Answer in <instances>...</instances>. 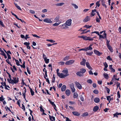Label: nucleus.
<instances>
[{"label": "nucleus", "instance_id": "f257e3e1", "mask_svg": "<svg viewBox=\"0 0 121 121\" xmlns=\"http://www.w3.org/2000/svg\"><path fill=\"white\" fill-rule=\"evenodd\" d=\"M72 20L69 19L67 20L65 23L62 26L63 29H66L68 28V26H70L72 24Z\"/></svg>", "mask_w": 121, "mask_h": 121}, {"label": "nucleus", "instance_id": "f03ea898", "mask_svg": "<svg viewBox=\"0 0 121 121\" xmlns=\"http://www.w3.org/2000/svg\"><path fill=\"white\" fill-rule=\"evenodd\" d=\"M78 37L79 38H81L83 39L84 40H88L90 41H92L94 39V38L95 37H94L93 38H91L89 36H79Z\"/></svg>", "mask_w": 121, "mask_h": 121}, {"label": "nucleus", "instance_id": "7ed1b4c3", "mask_svg": "<svg viewBox=\"0 0 121 121\" xmlns=\"http://www.w3.org/2000/svg\"><path fill=\"white\" fill-rule=\"evenodd\" d=\"M62 72L63 73H61L63 74V75L62 76V77H60V78H64L69 75V74L68 73V70L67 69H65L64 70H63Z\"/></svg>", "mask_w": 121, "mask_h": 121}, {"label": "nucleus", "instance_id": "20e7f679", "mask_svg": "<svg viewBox=\"0 0 121 121\" xmlns=\"http://www.w3.org/2000/svg\"><path fill=\"white\" fill-rule=\"evenodd\" d=\"M74 62L73 60H71L66 61L65 63V64L67 65H71Z\"/></svg>", "mask_w": 121, "mask_h": 121}, {"label": "nucleus", "instance_id": "39448f33", "mask_svg": "<svg viewBox=\"0 0 121 121\" xmlns=\"http://www.w3.org/2000/svg\"><path fill=\"white\" fill-rule=\"evenodd\" d=\"M75 84L76 86L79 89H82V86L79 83L77 82H75Z\"/></svg>", "mask_w": 121, "mask_h": 121}, {"label": "nucleus", "instance_id": "423d86ee", "mask_svg": "<svg viewBox=\"0 0 121 121\" xmlns=\"http://www.w3.org/2000/svg\"><path fill=\"white\" fill-rule=\"evenodd\" d=\"M107 100L108 101L109 103H108V104L110 102V101L113 100V98L111 97V96L110 95L108 96H106Z\"/></svg>", "mask_w": 121, "mask_h": 121}, {"label": "nucleus", "instance_id": "0eeeda50", "mask_svg": "<svg viewBox=\"0 0 121 121\" xmlns=\"http://www.w3.org/2000/svg\"><path fill=\"white\" fill-rule=\"evenodd\" d=\"M94 52L95 54L98 56H100L102 54V53L100 52L99 51L96 50H94Z\"/></svg>", "mask_w": 121, "mask_h": 121}, {"label": "nucleus", "instance_id": "6e6552de", "mask_svg": "<svg viewBox=\"0 0 121 121\" xmlns=\"http://www.w3.org/2000/svg\"><path fill=\"white\" fill-rule=\"evenodd\" d=\"M70 87L71 89V91L73 92H74L75 91V89L74 87L73 84L72 83L70 85Z\"/></svg>", "mask_w": 121, "mask_h": 121}, {"label": "nucleus", "instance_id": "1a4fd4ad", "mask_svg": "<svg viewBox=\"0 0 121 121\" xmlns=\"http://www.w3.org/2000/svg\"><path fill=\"white\" fill-rule=\"evenodd\" d=\"M86 67L89 69L92 70L93 69L92 68L91 66L90 63L88 62H86Z\"/></svg>", "mask_w": 121, "mask_h": 121}, {"label": "nucleus", "instance_id": "9d476101", "mask_svg": "<svg viewBox=\"0 0 121 121\" xmlns=\"http://www.w3.org/2000/svg\"><path fill=\"white\" fill-rule=\"evenodd\" d=\"M104 36L100 35L99 34V35H98L99 36V38L100 39H104L106 37V34L105 32L104 33Z\"/></svg>", "mask_w": 121, "mask_h": 121}, {"label": "nucleus", "instance_id": "9b49d317", "mask_svg": "<svg viewBox=\"0 0 121 121\" xmlns=\"http://www.w3.org/2000/svg\"><path fill=\"white\" fill-rule=\"evenodd\" d=\"M43 21L44 22L48 23H51L52 22V21H51L50 19L48 18H46L44 19Z\"/></svg>", "mask_w": 121, "mask_h": 121}, {"label": "nucleus", "instance_id": "f8f14e48", "mask_svg": "<svg viewBox=\"0 0 121 121\" xmlns=\"http://www.w3.org/2000/svg\"><path fill=\"white\" fill-rule=\"evenodd\" d=\"M86 60L85 59L83 58L82 61L80 62V64L81 65L84 66H85V63L86 62Z\"/></svg>", "mask_w": 121, "mask_h": 121}, {"label": "nucleus", "instance_id": "ddd939ff", "mask_svg": "<svg viewBox=\"0 0 121 121\" xmlns=\"http://www.w3.org/2000/svg\"><path fill=\"white\" fill-rule=\"evenodd\" d=\"M96 10L95 9L92 10V12L91 13V16L92 17L94 16L95 14V12H96Z\"/></svg>", "mask_w": 121, "mask_h": 121}, {"label": "nucleus", "instance_id": "4468645a", "mask_svg": "<svg viewBox=\"0 0 121 121\" xmlns=\"http://www.w3.org/2000/svg\"><path fill=\"white\" fill-rule=\"evenodd\" d=\"M90 20V17L88 16H87L83 20V21L85 22H86L89 21Z\"/></svg>", "mask_w": 121, "mask_h": 121}, {"label": "nucleus", "instance_id": "2eb2a0df", "mask_svg": "<svg viewBox=\"0 0 121 121\" xmlns=\"http://www.w3.org/2000/svg\"><path fill=\"white\" fill-rule=\"evenodd\" d=\"M92 46V44H91L88 47H85L86 51L88 50H91L92 49V48L91 47Z\"/></svg>", "mask_w": 121, "mask_h": 121}, {"label": "nucleus", "instance_id": "dca6fc26", "mask_svg": "<svg viewBox=\"0 0 121 121\" xmlns=\"http://www.w3.org/2000/svg\"><path fill=\"white\" fill-rule=\"evenodd\" d=\"M59 69H56V72L57 75L60 77H62V76L63 74L62 73H60L59 72Z\"/></svg>", "mask_w": 121, "mask_h": 121}, {"label": "nucleus", "instance_id": "f3484780", "mask_svg": "<svg viewBox=\"0 0 121 121\" xmlns=\"http://www.w3.org/2000/svg\"><path fill=\"white\" fill-rule=\"evenodd\" d=\"M13 83L16 84L17 83L18 81V78H17L16 77H13Z\"/></svg>", "mask_w": 121, "mask_h": 121}, {"label": "nucleus", "instance_id": "a211bd4d", "mask_svg": "<svg viewBox=\"0 0 121 121\" xmlns=\"http://www.w3.org/2000/svg\"><path fill=\"white\" fill-rule=\"evenodd\" d=\"M70 93L71 92L70 90L68 89L66 90L65 93L68 96L70 94Z\"/></svg>", "mask_w": 121, "mask_h": 121}, {"label": "nucleus", "instance_id": "6ab92c4d", "mask_svg": "<svg viewBox=\"0 0 121 121\" xmlns=\"http://www.w3.org/2000/svg\"><path fill=\"white\" fill-rule=\"evenodd\" d=\"M65 4V3L63 2L61 3H58L56 4V5L57 6H62Z\"/></svg>", "mask_w": 121, "mask_h": 121}, {"label": "nucleus", "instance_id": "aec40b11", "mask_svg": "<svg viewBox=\"0 0 121 121\" xmlns=\"http://www.w3.org/2000/svg\"><path fill=\"white\" fill-rule=\"evenodd\" d=\"M105 1L104 0H102L101 3L102 5L105 8H107L106 5L105 4Z\"/></svg>", "mask_w": 121, "mask_h": 121}, {"label": "nucleus", "instance_id": "412c9836", "mask_svg": "<svg viewBox=\"0 0 121 121\" xmlns=\"http://www.w3.org/2000/svg\"><path fill=\"white\" fill-rule=\"evenodd\" d=\"M72 113L75 116H79L80 115V113L77 112H73Z\"/></svg>", "mask_w": 121, "mask_h": 121}, {"label": "nucleus", "instance_id": "4be33fe9", "mask_svg": "<svg viewBox=\"0 0 121 121\" xmlns=\"http://www.w3.org/2000/svg\"><path fill=\"white\" fill-rule=\"evenodd\" d=\"M94 101L96 103H98L99 102V99L98 98H96L94 99Z\"/></svg>", "mask_w": 121, "mask_h": 121}, {"label": "nucleus", "instance_id": "5701e85b", "mask_svg": "<svg viewBox=\"0 0 121 121\" xmlns=\"http://www.w3.org/2000/svg\"><path fill=\"white\" fill-rule=\"evenodd\" d=\"M103 75L104 78L106 79H108V75L107 73H104L103 74Z\"/></svg>", "mask_w": 121, "mask_h": 121}, {"label": "nucleus", "instance_id": "b1692460", "mask_svg": "<svg viewBox=\"0 0 121 121\" xmlns=\"http://www.w3.org/2000/svg\"><path fill=\"white\" fill-rule=\"evenodd\" d=\"M99 108L98 106H95L93 108V111L94 112H96L98 110Z\"/></svg>", "mask_w": 121, "mask_h": 121}, {"label": "nucleus", "instance_id": "393cba45", "mask_svg": "<svg viewBox=\"0 0 121 121\" xmlns=\"http://www.w3.org/2000/svg\"><path fill=\"white\" fill-rule=\"evenodd\" d=\"M66 89V86L65 85H64L61 87V90L62 91H65Z\"/></svg>", "mask_w": 121, "mask_h": 121}, {"label": "nucleus", "instance_id": "a878e982", "mask_svg": "<svg viewBox=\"0 0 121 121\" xmlns=\"http://www.w3.org/2000/svg\"><path fill=\"white\" fill-rule=\"evenodd\" d=\"M69 56H67L63 58V60L64 61L68 60L69 59Z\"/></svg>", "mask_w": 121, "mask_h": 121}, {"label": "nucleus", "instance_id": "bb28decb", "mask_svg": "<svg viewBox=\"0 0 121 121\" xmlns=\"http://www.w3.org/2000/svg\"><path fill=\"white\" fill-rule=\"evenodd\" d=\"M76 74L77 75L80 76L83 75V74L80 71L76 73Z\"/></svg>", "mask_w": 121, "mask_h": 121}, {"label": "nucleus", "instance_id": "cd10ccee", "mask_svg": "<svg viewBox=\"0 0 121 121\" xmlns=\"http://www.w3.org/2000/svg\"><path fill=\"white\" fill-rule=\"evenodd\" d=\"M86 71V70L85 69L82 68L81 69L80 71L83 74Z\"/></svg>", "mask_w": 121, "mask_h": 121}, {"label": "nucleus", "instance_id": "c85d7f7f", "mask_svg": "<svg viewBox=\"0 0 121 121\" xmlns=\"http://www.w3.org/2000/svg\"><path fill=\"white\" fill-rule=\"evenodd\" d=\"M60 23L61 22H56V23L53 24V25L54 26H58Z\"/></svg>", "mask_w": 121, "mask_h": 121}, {"label": "nucleus", "instance_id": "c756f323", "mask_svg": "<svg viewBox=\"0 0 121 121\" xmlns=\"http://www.w3.org/2000/svg\"><path fill=\"white\" fill-rule=\"evenodd\" d=\"M49 117L51 120L52 121H54L55 120V118L53 116H49Z\"/></svg>", "mask_w": 121, "mask_h": 121}, {"label": "nucleus", "instance_id": "7c9ffc66", "mask_svg": "<svg viewBox=\"0 0 121 121\" xmlns=\"http://www.w3.org/2000/svg\"><path fill=\"white\" fill-rule=\"evenodd\" d=\"M14 4L15 5L16 7V8L20 10H22V9H21L20 7L19 6H18L17 5V4L15 3H14Z\"/></svg>", "mask_w": 121, "mask_h": 121}, {"label": "nucleus", "instance_id": "2f4dec72", "mask_svg": "<svg viewBox=\"0 0 121 121\" xmlns=\"http://www.w3.org/2000/svg\"><path fill=\"white\" fill-rule=\"evenodd\" d=\"M107 47L108 49L111 52H112L113 51L112 48L111 46L110 45L107 46Z\"/></svg>", "mask_w": 121, "mask_h": 121}, {"label": "nucleus", "instance_id": "473e14b6", "mask_svg": "<svg viewBox=\"0 0 121 121\" xmlns=\"http://www.w3.org/2000/svg\"><path fill=\"white\" fill-rule=\"evenodd\" d=\"M92 26H89L88 25H85L84 26V27H85L86 28H90Z\"/></svg>", "mask_w": 121, "mask_h": 121}, {"label": "nucleus", "instance_id": "72a5a7b5", "mask_svg": "<svg viewBox=\"0 0 121 121\" xmlns=\"http://www.w3.org/2000/svg\"><path fill=\"white\" fill-rule=\"evenodd\" d=\"M73 6L74 8L75 9H77L78 8V6L76 4L72 3L71 4Z\"/></svg>", "mask_w": 121, "mask_h": 121}, {"label": "nucleus", "instance_id": "f704fd0d", "mask_svg": "<svg viewBox=\"0 0 121 121\" xmlns=\"http://www.w3.org/2000/svg\"><path fill=\"white\" fill-rule=\"evenodd\" d=\"M30 92L31 93V95L32 96L33 95H34V92L33 91L32 89L31 88H30Z\"/></svg>", "mask_w": 121, "mask_h": 121}, {"label": "nucleus", "instance_id": "c9c22d12", "mask_svg": "<svg viewBox=\"0 0 121 121\" xmlns=\"http://www.w3.org/2000/svg\"><path fill=\"white\" fill-rule=\"evenodd\" d=\"M78 96V95L77 93L75 92L74 94L73 97L74 98H76Z\"/></svg>", "mask_w": 121, "mask_h": 121}, {"label": "nucleus", "instance_id": "e433bc0d", "mask_svg": "<svg viewBox=\"0 0 121 121\" xmlns=\"http://www.w3.org/2000/svg\"><path fill=\"white\" fill-rule=\"evenodd\" d=\"M93 53V52H86V54L87 55H88L89 56H91Z\"/></svg>", "mask_w": 121, "mask_h": 121}, {"label": "nucleus", "instance_id": "4c0bfd02", "mask_svg": "<svg viewBox=\"0 0 121 121\" xmlns=\"http://www.w3.org/2000/svg\"><path fill=\"white\" fill-rule=\"evenodd\" d=\"M100 1H97L96 3V6H98V7H99L100 5V4H99ZM97 7H96V8Z\"/></svg>", "mask_w": 121, "mask_h": 121}, {"label": "nucleus", "instance_id": "58836bf2", "mask_svg": "<svg viewBox=\"0 0 121 121\" xmlns=\"http://www.w3.org/2000/svg\"><path fill=\"white\" fill-rule=\"evenodd\" d=\"M95 33L96 34L98 35H99V33L97 31H95L94 32H91V34H92L93 33Z\"/></svg>", "mask_w": 121, "mask_h": 121}, {"label": "nucleus", "instance_id": "ea45409f", "mask_svg": "<svg viewBox=\"0 0 121 121\" xmlns=\"http://www.w3.org/2000/svg\"><path fill=\"white\" fill-rule=\"evenodd\" d=\"M44 61L45 62L46 64H48L49 63V59H47L44 60Z\"/></svg>", "mask_w": 121, "mask_h": 121}, {"label": "nucleus", "instance_id": "a19ab883", "mask_svg": "<svg viewBox=\"0 0 121 121\" xmlns=\"http://www.w3.org/2000/svg\"><path fill=\"white\" fill-rule=\"evenodd\" d=\"M8 80L10 83H13V80H12L11 78L9 80L8 79Z\"/></svg>", "mask_w": 121, "mask_h": 121}, {"label": "nucleus", "instance_id": "79ce46f5", "mask_svg": "<svg viewBox=\"0 0 121 121\" xmlns=\"http://www.w3.org/2000/svg\"><path fill=\"white\" fill-rule=\"evenodd\" d=\"M55 21L58 22L59 21V18L58 17H56L54 19Z\"/></svg>", "mask_w": 121, "mask_h": 121}, {"label": "nucleus", "instance_id": "37998d69", "mask_svg": "<svg viewBox=\"0 0 121 121\" xmlns=\"http://www.w3.org/2000/svg\"><path fill=\"white\" fill-rule=\"evenodd\" d=\"M81 51H86V48H84L80 49L78 50L79 52H80Z\"/></svg>", "mask_w": 121, "mask_h": 121}, {"label": "nucleus", "instance_id": "c03bdc74", "mask_svg": "<svg viewBox=\"0 0 121 121\" xmlns=\"http://www.w3.org/2000/svg\"><path fill=\"white\" fill-rule=\"evenodd\" d=\"M106 90L107 92L109 94V93L110 90V89L108 87H105Z\"/></svg>", "mask_w": 121, "mask_h": 121}, {"label": "nucleus", "instance_id": "a18cd8bd", "mask_svg": "<svg viewBox=\"0 0 121 121\" xmlns=\"http://www.w3.org/2000/svg\"><path fill=\"white\" fill-rule=\"evenodd\" d=\"M39 108H40V111L41 112H44V110L42 106H41L39 107Z\"/></svg>", "mask_w": 121, "mask_h": 121}, {"label": "nucleus", "instance_id": "49530a36", "mask_svg": "<svg viewBox=\"0 0 121 121\" xmlns=\"http://www.w3.org/2000/svg\"><path fill=\"white\" fill-rule=\"evenodd\" d=\"M104 65L105 67V68H106L108 67V65L107 64L106 62H105L104 63Z\"/></svg>", "mask_w": 121, "mask_h": 121}, {"label": "nucleus", "instance_id": "de8ad7c7", "mask_svg": "<svg viewBox=\"0 0 121 121\" xmlns=\"http://www.w3.org/2000/svg\"><path fill=\"white\" fill-rule=\"evenodd\" d=\"M15 60L16 62V65L18 66L20 65L19 63V62L18 60L16 59H15Z\"/></svg>", "mask_w": 121, "mask_h": 121}, {"label": "nucleus", "instance_id": "09e8293b", "mask_svg": "<svg viewBox=\"0 0 121 121\" xmlns=\"http://www.w3.org/2000/svg\"><path fill=\"white\" fill-rule=\"evenodd\" d=\"M80 98L81 100L82 101H84V98L83 96H82V95H81L80 96Z\"/></svg>", "mask_w": 121, "mask_h": 121}, {"label": "nucleus", "instance_id": "8fccbe9b", "mask_svg": "<svg viewBox=\"0 0 121 121\" xmlns=\"http://www.w3.org/2000/svg\"><path fill=\"white\" fill-rule=\"evenodd\" d=\"M87 82L88 83H90V84H91L92 82V80L90 79H89L87 80Z\"/></svg>", "mask_w": 121, "mask_h": 121}, {"label": "nucleus", "instance_id": "3c124183", "mask_svg": "<svg viewBox=\"0 0 121 121\" xmlns=\"http://www.w3.org/2000/svg\"><path fill=\"white\" fill-rule=\"evenodd\" d=\"M108 60H112V58L110 57V56H108L106 58Z\"/></svg>", "mask_w": 121, "mask_h": 121}, {"label": "nucleus", "instance_id": "603ef678", "mask_svg": "<svg viewBox=\"0 0 121 121\" xmlns=\"http://www.w3.org/2000/svg\"><path fill=\"white\" fill-rule=\"evenodd\" d=\"M9 59H6V62L8 63V64H9L11 66H12V65H11V63L9 62Z\"/></svg>", "mask_w": 121, "mask_h": 121}, {"label": "nucleus", "instance_id": "864d4df0", "mask_svg": "<svg viewBox=\"0 0 121 121\" xmlns=\"http://www.w3.org/2000/svg\"><path fill=\"white\" fill-rule=\"evenodd\" d=\"M43 58L44 60L47 59V57L43 53Z\"/></svg>", "mask_w": 121, "mask_h": 121}, {"label": "nucleus", "instance_id": "5fc2aeb1", "mask_svg": "<svg viewBox=\"0 0 121 121\" xmlns=\"http://www.w3.org/2000/svg\"><path fill=\"white\" fill-rule=\"evenodd\" d=\"M88 113L87 112H85L83 113L82 115V116L83 117H85L86 116H87L88 115Z\"/></svg>", "mask_w": 121, "mask_h": 121}, {"label": "nucleus", "instance_id": "6e6d98bb", "mask_svg": "<svg viewBox=\"0 0 121 121\" xmlns=\"http://www.w3.org/2000/svg\"><path fill=\"white\" fill-rule=\"evenodd\" d=\"M32 35L34 37H36V38H40V36H39L37 35H36V34H34V35L32 34Z\"/></svg>", "mask_w": 121, "mask_h": 121}, {"label": "nucleus", "instance_id": "4d7b16f0", "mask_svg": "<svg viewBox=\"0 0 121 121\" xmlns=\"http://www.w3.org/2000/svg\"><path fill=\"white\" fill-rule=\"evenodd\" d=\"M44 77L45 78L46 80V82H47L49 84H50V82H49V80L48 79V78H46L45 76H44Z\"/></svg>", "mask_w": 121, "mask_h": 121}, {"label": "nucleus", "instance_id": "13d9d810", "mask_svg": "<svg viewBox=\"0 0 121 121\" xmlns=\"http://www.w3.org/2000/svg\"><path fill=\"white\" fill-rule=\"evenodd\" d=\"M93 92L95 94H97L99 93L98 91L97 90H94Z\"/></svg>", "mask_w": 121, "mask_h": 121}, {"label": "nucleus", "instance_id": "bf43d9fd", "mask_svg": "<svg viewBox=\"0 0 121 121\" xmlns=\"http://www.w3.org/2000/svg\"><path fill=\"white\" fill-rule=\"evenodd\" d=\"M64 63H65L64 62L62 61H60L59 63V64L60 65H64Z\"/></svg>", "mask_w": 121, "mask_h": 121}, {"label": "nucleus", "instance_id": "052dcab7", "mask_svg": "<svg viewBox=\"0 0 121 121\" xmlns=\"http://www.w3.org/2000/svg\"><path fill=\"white\" fill-rule=\"evenodd\" d=\"M0 24L3 27L4 26V24H3V22H2L1 20H0Z\"/></svg>", "mask_w": 121, "mask_h": 121}, {"label": "nucleus", "instance_id": "680f3d73", "mask_svg": "<svg viewBox=\"0 0 121 121\" xmlns=\"http://www.w3.org/2000/svg\"><path fill=\"white\" fill-rule=\"evenodd\" d=\"M30 13L33 14H34L35 13V11L33 10H30Z\"/></svg>", "mask_w": 121, "mask_h": 121}, {"label": "nucleus", "instance_id": "e2e57ef3", "mask_svg": "<svg viewBox=\"0 0 121 121\" xmlns=\"http://www.w3.org/2000/svg\"><path fill=\"white\" fill-rule=\"evenodd\" d=\"M4 100V99L3 96H2L1 97H0V101H3Z\"/></svg>", "mask_w": 121, "mask_h": 121}, {"label": "nucleus", "instance_id": "0e129e2a", "mask_svg": "<svg viewBox=\"0 0 121 121\" xmlns=\"http://www.w3.org/2000/svg\"><path fill=\"white\" fill-rule=\"evenodd\" d=\"M47 10L46 9H44L42 11V12L43 13H44L45 12H47Z\"/></svg>", "mask_w": 121, "mask_h": 121}, {"label": "nucleus", "instance_id": "69168bd1", "mask_svg": "<svg viewBox=\"0 0 121 121\" xmlns=\"http://www.w3.org/2000/svg\"><path fill=\"white\" fill-rule=\"evenodd\" d=\"M1 54L3 56H4L5 54L2 50H1Z\"/></svg>", "mask_w": 121, "mask_h": 121}, {"label": "nucleus", "instance_id": "338daca9", "mask_svg": "<svg viewBox=\"0 0 121 121\" xmlns=\"http://www.w3.org/2000/svg\"><path fill=\"white\" fill-rule=\"evenodd\" d=\"M24 44L25 45H26V46H27L28 45H29L30 44V43H28L26 42L24 43Z\"/></svg>", "mask_w": 121, "mask_h": 121}, {"label": "nucleus", "instance_id": "774afa93", "mask_svg": "<svg viewBox=\"0 0 121 121\" xmlns=\"http://www.w3.org/2000/svg\"><path fill=\"white\" fill-rule=\"evenodd\" d=\"M64 118H65L66 119V121H71L69 119L68 117H64Z\"/></svg>", "mask_w": 121, "mask_h": 121}]
</instances>
